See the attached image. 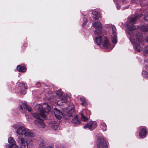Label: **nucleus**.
<instances>
[{
  "mask_svg": "<svg viewBox=\"0 0 148 148\" xmlns=\"http://www.w3.org/2000/svg\"><path fill=\"white\" fill-rule=\"evenodd\" d=\"M8 142L11 144L10 146V148H18V146L16 144L15 140L12 137H10L8 138Z\"/></svg>",
  "mask_w": 148,
  "mask_h": 148,
  "instance_id": "obj_9",
  "label": "nucleus"
},
{
  "mask_svg": "<svg viewBox=\"0 0 148 148\" xmlns=\"http://www.w3.org/2000/svg\"><path fill=\"white\" fill-rule=\"evenodd\" d=\"M46 148H53V147L50 146H47Z\"/></svg>",
  "mask_w": 148,
  "mask_h": 148,
  "instance_id": "obj_42",
  "label": "nucleus"
},
{
  "mask_svg": "<svg viewBox=\"0 0 148 148\" xmlns=\"http://www.w3.org/2000/svg\"><path fill=\"white\" fill-rule=\"evenodd\" d=\"M18 88L21 94H25L26 93L24 91V90L26 89L27 88L25 86L23 82H21L19 84Z\"/></svg>",
  "mask_w": 148,
  "mask_h": 148,
  "instance_id": "obj_13",
  "label": "nucleus"
},
{
  "mask_svg": "<svg viewBox=\"0 0 148 148\" xmlns=\"http://www.w3.org/2000/svg\"><path fill=\"white\" fill-rule=\"evenodd\" d=\"M113 36L111 38V40L112 42L114 44H116L117 42V34L116 35H113Z\"/></svg>",
  "mask_w": 148,
  "mask_h": 148,
  "instance_id": "obj_24",
  "label": "nucleus"
},
{
  "mask_svg": "<svg viewBox=\"0 0 148 148\" xmlns=\"http://www.w3.org/2000/svg\"><path fill=\"white\" fill-rule=\"evenodd\" d=\"M34 122L38 127L40 128H44L45 127V124L43 122V120L41 119L39 120H34Z\"/></svg>",
  "mask_w": 148,
  "mask_h": 148,
  "instance_id": "obj_11",
  "label": "nucleus"
},
{
  "mask_svg": "<svg viewBox=\"0 0 148 148\" xmlns=\"http://www.w3.org/2000/svg\"><path fill=\"white\" fill-rule=\"evenodd\" d=\"M61 89L55 91V92L56 95L58 96L59 97L63 100V101L64 103L67 102V97L65 96H64L62 92L61 91Z\"/></svg>",
  "mask_w": 148,
  "mask_h": 148,
  "instance_id": "obj_7",
  "label": "nucleus"
},
{
  "mask_svg": "<svg viewBox=\"0 0 148 148\" xmlns=\"http://www.w3.org/2000/svg\"><path fill=\"white\" fill-rule=\"evenodd\" d=\"M117 8L118 10H119L120 9V7L119 6H117Z\"/></svg>",
  "mask_w": 148,
  "mask_h": 148,
  "instance_id": "obj_44",
  "label": "nucleus"
},
{
  "mask_svg": "<svg viewBox=\"0 0 148 148\" xmlns=\"http://www.w3.org/2000/svg\"><path fill=\"white\" fill-rule=\"evenodd\" d=\"M112 29V34L113 35H116L117 33L116 31V29L114 25H112L111 27Z\"/></svg>",
  "mask_w": 148,
  "mask_h": 148,
  "instance_id": "obj_28",
  "label": "nucleus"
},
{
  "mask_svg": "<svg viewBox=\"0 0 148 148\" xmlns=\"http://www.w3.org/2000/svg\"><path fill=\"white\" fill-rule=\"evenodd\" d=\"M145 51L146 53L148 54V45L145 47Z\"/></svg>",
  "mask_w": 148,
  "mask_h": 148,
  "instance_id": "obj_36",
  "label": "nucleus"
},
{
  "mask_svg": "<svg viewBox=\"0 0 148 148\" xmlns=\"http://www.w3.org/2000/svg\"><path fill=\"white\" fill-rule=\"evenodd\" d=\"M24 134L26 136L33 137L34 136V134L29 131V130L25 129Z\"/></svg>",
  "mask_w": 148,
  "mask_h": 148,
  "instance_id": "obj_17",
  "label": "nucleus"
},
{
  "mask_svg": "<svg viewBox=\"0 0 148 148\" xmlns=\"http://www.w3.org/2000/svg\"><path fill=\"white\" fill-rule=\"evenodd\" d=\"M23 106L24 107V108L26 110H28L29 112L32 111V108L30 106H28L26 103H23Z\"/></svg>",
  "mask_w": 148,
  "mask_h": 148,
  "instance_id": "obj_22",
  "label": "nucleus"
},
{
  "mask_svg": "<svg viewBox=\"0 0 148 148\" xmlns=\"http://www.w3.org/2000/svg\"><path fill=\"white\" fill-rule=\"evenodd\" d=\"M97 123L95 121H90L84 126L85 129H90V130H92L97 127Z\"/></svg>",
  "mask_w": 148,
  "mask_h": 148,
  "instance_id": "obj_6",
  "label": "nucleus"
},
{
  "mask_svg": "<svg viewBox=\"0 0 148 148\" xmlns=\"http://www.w3.org/2000/svg\"><path fill=\"white\" fill-rule=\"evenodd\" d=\"M18 109L19 110H22L23 109V108L20 105L18 107Z\"/></svg>",
  "mask_w": 148,
  "mask_h": 148,
  "instance_id": "obj_38",
  "label": "nucleus"
},
{
  "mask_svg": "<svg viewBox=\"0 0 148 148\" xmlns=\"http://www.w3.org/2000/svg\"><path fill=\"white\" fill-rule=\"evenodd\" d=\"M42 109L40 110V115L42 118L46 117V114L51 110V107L47 103H44L42 105Z\"/></svg>",
  "mask_w": 148,
  "mask_h": 148,
  "instance_id": "obj_2",
  "label": "nucleus"
},
{
  "mask_svg": "<svg viewBox=\"0 0 148 148\" xmlns=\"http://www.w3.org/2000/svg\"><path fill=\"white\" fill-rule=\"evenodd\" d=\"M52 128L54 130H58L59 129V127L56 125H53L52 126Z\"/></svg>",
  "mask_w": 148,
  "mask_h": 148,
  "instance_id": "obj_33",
  "label": "nucleus"
},
{
  "mask_svg": "<svg viewBox=\"0 0 148 148\" xmlns=\"http://www.w3.org/2000/svg\"><path fill=\"white\" fill-rule=\"evenodd\" d=\"M81 104L83 106H86L87 105V103L86 100L82 102L81 103Z\"/></svg>",
  "mask_w": 148,
  "mask_h": 148,
  "instance_id": "obj_34",
  "label": "nucleus"
},
{
  "mask_svg": "<svg viewBox=\"0 0 148 148\" xmlns=\"http://www.w3.org/2000/svg\"><path fill=\"white\" fill-rule=\"evenodd\" d=\"M138 28L137 26L132 24L129 27L127 33L130 36L129 39L133 45L135 50L138 52H140L142 49V48L140 45L141 42V36L140 33H133V30Z\"/></svg>",
  "mask_w": 148,
  "mask_h": 148,
  "instance_id": "obj_1",
  "label": "nucleus"
},
{
  "mask_svg": "<svg viewBox=\"0 0 148 148\" xmlns=\"http://www.w3.org/2000/svg\"><path fill=\"white\" fill-rule=\"evenodd\" d=\"M13 127L15 129L17 128V127L16 125H14L13 126Z\"/></svg>",
  "mask_w": 148,
  "mask_h": 148,
  "instance_id": "obj_43",
  "label": "nucleus"
},
{
  "mask_svg": "<svg viewBox=\"0 0 148 148\" xmlns=\"http://www.w3.org/2000/svg\"><path fill=\"white\" fill-rule=\"evenodd\" d=\"M25 128L23 126H20L16 130V133L17 134V136H22L25 132Z\"/></svg>",
  "mask_w": 148,
  "mask_h": 148,
  "instance_id": "obj_10",
  "label": "nucleus"
},
{
  "mask_svg": "<svg viewBox=\"0 0 148 148\" xmlns=\"http://www.w3.org/2000/svg\"><path fill=\"white\" fill-rule=\"evenodd\" d=\"M138 16H136L135 17L132 18L130 20V22L131 23L134 22L136 20L138 19Z\"/></svg>",
  "mask_w": 148,
  "mask_h": 148,
  "instance_id": "obj_29",
  "label": "nucleus"
},
{
  "mask_svg": "<svg viewBox=\"0 0 148 148\" xmlns=\"http://www.w3.org/2000/svg\"><path fill=\"white\" fill-rule=\"evenodd\" d=\"M87 21V20L86 21H85L84 23L83 24V26H84L86 24V22Z\"/></svg>",
  "mask_w": 148,
  "mask_h": 148,
  "instance_id": "obj_41",
  "label": "nucleus"
},
{
  "mask_svg": "<svg viewBox=\"0 0 148 148\" xmlns=\"http://www.w3.org/2000/svg\"><path fill=\"white\" fill-rule=\"evenodd\" d=\"M101 128L103 131H106L107 130V127L106 124L104 122H101L100 125Z\"/></svg>",
  "mask_w": 148,
  "mask_h": 148,
  "instance_id": "obj_21",
  "label": "nucleus"
},
{
  "mask_svg": "<svg viewBox=\"0 0 148 148\" xmlns=\"http://www.w3.org/2000/svg\"><path fill=\"white\" fill-rule=\"evenodd\" d=\"M72 123L74 125H76L80 123V121L78 120L77 116H76L72 120Z\"/></svg>",
  "mask_w": 148,
  "mask_h": 148,
  "instance_id": "obj_19",
  "label": "nucleus"
},
{
  "mask_svg": "<svg viewBox=\"0 0 148 148\" xmlns=\"http://www.w3.org/2000/svg\"><path fill=\"white\" fill-rule=\"evenodd\" d=\"M92 26L95 28L96 30L95 31V35L100 34L101 33V29L102 27V24L100 22H95L92 23Z\"/></svg>",
  "mask_w": 148,
  "mask_h": 148,
  "instance_id": "obj_3",
  "label": "nucleus"
},
{
  "mask_svg": "<svg viewBox=\"0 0 148 148\" xmlns=\"http://www.w3.org/2000/svg\"><path fill=\"white\" fill-rule=\"evenodd\" d=\"M97 144L99 148H107V144L104 137L99 138L97 141Z\"/></svg>",
  "mask_w": 148,
  "mask_h": 148,
  "instance_id": "obj_4",
  "label": "nucleus"
},
{
  "mask_svg": "<svg viewBox=\"0 0 148 148\" xmlns=\"http://www.w3.org/2000/svg\"><path fill=\"white\" fill-rule=\"evenodd\" d=\"M53 112L56 117L59 120L63 116L62 112L56 108L54 109Z\"/></svg>",
  "mask_w": 148,
  "mask_h": 148,
  "instance_id": "obj_8",
  "label": "nucleus"
},
{
  "mask_svg": "<svg viewBox=\"0 0 148 148\" xmlns=\"http://www.w3.org/2000/svg\"><path fill=\"white\" fill-rule=\"evenodd\" d=\"M112 25L111 24H107L106 25V27L107 28L111 27Z\"/></svg>",
  "mask_w": 148,
  "mask_h": 148,
  "instance_id": "obj_35",
  "label": "nucleus"
},
{
  "mask_svg": "<svg viewBox=\"0 0 148 148\" xmlns=\"http://www.w3.org/2000/svg\"><path fill=\"white\" fill-rule=\"evenodd\" d=\"M48 99L50 102H55L56 101L55 97L53 96H51L50 97H49Z\"/></svg>",
  "mask_w": 148,
  "mask_h": 148,
  "instance_id": "obj_26",
  "label": "nucleus"
},
{
  "mask_svg": "<svg viewBox=\"0 0 148 148\" xmlns=\"http://www.w3.org/2000/svg\"><path fill=\"white\" fill-rule=\"evenodd\" d=\"M92 17L95 20H97L99 19V15L98 13L96 10H94L92 12Z\"/></svg>",
  "mask_w": 148,
  "mask_h": 148,
  "instance_id": "obj_14",
  "label": "nucleus"
},
{
  "mask_svg": "<svg viewBox=\"0 0 148 148\" xmlns=\"http://www.w3.org/2000/svg\"><path fill=\"white\" fill-rule=\"evenodd\" d=\"M45 146V143L43 142H41L39 144V148H46Z\"/></svg>",
  "mask_w": 148,
  "mask_h": 148,
  "instance_id": "obj_31",
  "label": "nucleus"
},
{
  "mask_svg": "<svg viewBox=\"0 0 148 148\" xmlns=\"http://www.w3.org/2000/svg\"><path fill=\"white\" fill-rule=\"evenodd\" d=\"M104 36H99L98 37H97L95 38V42L98 45H100L102 41L103 40V37Z\"/></svg>",
  "mask_w": 148,
  "mask_h": 148,
  "instance_id": "obj_16",
  "label": "nucleus"
},
{
  "mask_svg": "<svg viewBox=\"0 0 148 148\" xmlns=\"http://www.w3.org/2000/svg\"><path fill=\"white\" fill-rule=\"evenodd\" d=\"M142 74L145 77L148 79V73L147 72L145 71H143Z\"/></svg>",
  "mask_w": 148,
  "mask_h": 148,
  "instance_id": "obj_32",
  "label": "nucleus"
},
{
  "mask_svg": "<svg viewBox=\"0 0 148 148\" xmlns=\"http://www.w3.org/2000/svg\"><path fill=\"white\" fill-rule=\"evenodd\" d=\"M87 21V20L86 21H85L84 23L83 24V26H84L86 24V22Z\"/></svg>",
  "mask_w": 148,
  "mask_h": 148,
  "instance_id": "obj_40",
  "label": "nucleus"
},
{
  "mask_svg": "<svg viewBox=\"0 0 148 148\" xmlns=\"http://www.w3.org/2000/svg\"><path fill=\"white\" fill-rule=\"evenodd\" d=\"M144 19L145 20H148V14L145 16L144 17Z\"/></svg>",
  "mask_w": 148,
  "mask_h": 148,
  "instance_id": "obj_37",
  "label": "nucleus"
},
{
  "mask_svg": "<svg viewBox=\"0 0 148 148\" xmlns=\"http://www.w3.org/2000/svg\"><path fill=\"white\" fill-rule=\"evenodd\" d=\"M89 111L88 110H84L82 111V112L79 114V115H84L87 116L89 115Z\"/></svg>",
  "mask_w": 148,
  "mask_h": 148,
  "instance_id": "obj_23",
  "label": "nucleus"
},
{
  "mask_svg": "<svg viewBox=\"0 0 148 148\" xmlns=\"http://www.w3.org/2000/svg\"><path fill=\"white\" fill-rule=\"evenodd\" d=\"M80 100L82 102L83 101H84L85 100V99L84 98H80Z\"/></svg>",
  "mask_w": 148,
  "mask_h": 148,
  "instance_id": "obj_39",
  "label": "nucleus"
},
{
  "mask_svg": "<svg viewBox=\"0 0 148 148\" xmlns=\"http://www.w3.org/2000/svg\"><path fill=\"white\" fill-rule=\"evenodd\" d=\"M81 116L82 120L84 121H86L89 119L88 118L86 115H81Z\"/></svg>",
  "mask_w": 148,
  "mask_h": 148,
  "instance_id": "obj_25",
  "label": "nucleus"
},
{
  "mask_svg": "<svg viewBox=\"0 0 148 148\" xmlns=\"http://www.w3.org/2000/svg\"><path fill=\"white\" fill-rule=\"evenodd\" d=\"M16 141L20 143L21 148H28L27 143L24 138L18 136Z\"/></svg>",
  "mask_w": 148,
  "mask_h": 148,
  "instance_id": "obj_5",
  "label": "nucleus"
},
{
  "mask_svg": "<svg viewBox=\"0 0 148 148\" xmlns=\"http://www.w3.org/2000/svg\"><path fill=\"white\" fill-rule=\"evenodd\" d=\"M141 29L143 31L148 32V26L145 25L142 26Z\"/></svg>",
  "mask_w": 148,
  "mask_h": 148,
  "instance_id": "obj_30",
  "label": "nucleus"
},
{
  "mask_svg": "<svg viewBox=\"0 0 148 148\" xmlns=\"http://www.w3.org/2000/svg\"><path fill=\"white\" fill-rule=\"evenodd\" d=\"M146 40H147V42H148V36Z\"/></svg>",
  "mask_w": 148,
  "mask_h": 148,
  "instance_id": "obj_45",
  "label": "nucleus"
},
{
  "mask_svg": "<svg viewBox=\"0 0 148 148\" xmlns=\"http://www.w3.org/2000/svg\"><path fill=\"white\" fill-rule=\"evenodd\" d=\"M32 115L34 117V118L37 119L38 120H39L41 119L39 115L37 113H34L32 114Z\"/></svg>",
  "mask_w": 148,
  "mask_h": 148,
  "instance_id": "obj_27",
  "label": "nucleus"
},
{
  "mask_svg": "<svg viewBox=\"0 0 148 148\" xmlns=\"http://www.w3.org/2000/svg\"><path fill=\"white\" fill-rule=\"evenodd\" d=\"M146 134V131L145 128H143L139 133V136L141 138H144Z\"/></svg>",
  "mask_w": 148,
  "mask_h": 148,
  "instance_id": "obj_15",
  "label": "nucleus"
},
{
  "mask_svg": "<svg viewBox=\"0 0 148 148\" xmlns=\"http://www.w3.org/2000/svg\"><path fill=\"white\" fill-rule=\"evenodd\" d=\"M70 110H69L68 111L67 115L69 116H72L75 114L74 109L73 107L70 108Z\"/></svg>",
  "mask_w": 148,
  "mask_h": 148,
  "instance_id": "obj_18",
  "label": "nucleus"
},
{
  "mask_svg": "<svg viewBox=\"0 0 148 148\" xmlns=\"http://www.w3.org/2000/svg\"><path fill=\"white\" fill-rule=\"evenodd\" d=\"M103 47L105 48H107L109 47L110 44L108 39L106 36L103 37Z\"/></svg>",
  "mask_w": 148,
  "mask_h": 148,
  "instance_id": "obj_12",
  "label": "nucleus"
},
{
  "mask_svg": "<svg viewBox=\"0 0 148 148\" xmlns=\"http://www.w3.org/2000/svg\"><path fill=\"white\" fill-rule=\"evenodd\" d=\"M17 70L19 72H24L26 71V69L25 67L18 65L17 67Z\"/></svg>",
  "mask_w": 148,
  "mask_h": 148,
  "instance_id": "obj_20",
  "label": "nucleus"
}]
</instances>
